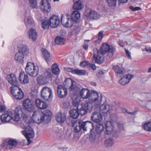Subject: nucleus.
I'll use <instances>...</instances> for the list:
<instances>
[{
	"label": "nucleus",
	"instance_id": "0eeeda50",
	"mask_svg": "<svg viewBox=\"0 0 151 151\" xmlns=\"http://www.w3.org/2000/svg\"><path fill=\"white\" fill-rule=\"evenodd\" d=\"M10 89L11 93L17 99L20 100L24 97L23 92L18 86L11 87Z\"/></svg>",
	"mask_w": 151,
	"mask_h": 151
},
{
	"label": "nucleus",
	"instance_id": "ddd939ff",
	"mask_svg": "<svg viewBox=\"0 0 151 151\" xmlns=\"http://www.w3.org/2000/svg\"><path fill=\"white\" fill-rule=\"evenodd\" d=\"M57 92L58 96L60 98H64L67 94V90L64 87L59 85L57 88Z\"/></svg>",
	"mask_w": 151,
	"mask_h": 151
},
{
	"label": "nucleus",
	"instance_id": "13d9d810",
	"mask_svg": "<svg viewBox=\"0 0 151 151\" xmlns=\"http://www.w3.org/2000/svg\"><path fill=\"white\" fill-rule=\"evenodd\" d=\"M117 125L118 128L121 129H123L124 128V126L123 124L118 123Z\"/></svg>",
	"mask_w": 151,
	"mask_h": 151
},
{
	"label": "nucleus",
	"instance_id": "e2e57ef3",
	"mask_svg": "<svg viewBox=\"0 0 151 151\" xmlns=\"http://www.w3.org/2000/svg\"><path fill=\"white\" fill-rule=\"evenodd\" d=\"M125 52H126L127 56L128 58H130L131 55H130V52H129L128 50H125Z\"/></svg>",
	"mask_w": 151,
	"mask_h": 151
},
{
	"label": "nucleus",
	"instance_id": "79ce46f5",
	"mask_svg": "<svg viewBox=\"0 0 151 151\" xmlns=\"http://www.w3.org/2000/svg\"><path fill=\"white\" fill-rule=\"evenodd\" d=\"M64 41V38L60 36H57L55 39V43L58 45L63 44Z\"/></svg>",
	"mask_w": 151,
	"mask_h": 151
},
{
	"label": "nucleus",
	"instance_id": "f257e3e1",
	"mask_svg": "<svg viewBox=\"0 0 151 151\" xmlns=\"http://www.w3.org/2000/svg\"><path fill=\"white\" fill-rule=\"evenodd\" d=\"M20 115L22 117L23 121L24 123L23 126L24 130L22 132L27 138L28 143H30V139L34 137V132L29 125L31 122L29 120V118L26 114L24 109L20 106H18L15 108L14 111H8L6 113L1 115L0 119L2 122H9L11 119L18 122L20 119Z\"/></svg>",
	"mask_w": 151,
	"mask_h": 151
},
{
	"label": "nucleus",
	"instance_id": "e433bc0d",
	"mask_svg": "<svg viewBox=\"0 0 151 151\" xmlns=\"http://www.w3.org/2000/svg\"><path fill=\"white\" fill-rule=\"evenodd\" d=\"M81 28L78 25H75L73 29L70 32V34L71 35H75L78 33L80 31Z\"/></svg>",
	"mask_w": 151,
	"mask_h": 151
},
{
	"label": "nucleus",
	"instance_id": "4468645a",
	"mask_svg": "<svg viewBox=\"0 0 151 151\" xmlns=\"http://www.w3.org/2000/svg\"><path fill=\"white\" fill-rule=\"evenodd\" d=\"M104 126L102 124L100 123L97 124L95 130L97 135H96L95 133L94 132H92L91 133L90 137V138H92L93 139H95L97 137V135L98 134L99 135L101 134V132H103L104 130Z\"/></svg>",
	"mask_w": 151,
	"mask_h": 151
},
{
	"label": "nucleus",
	"instance_id": "3c124183",
	"mask_svg": "<svg viewBox=\"0 0 151 151\" xmlns=\"http://www.w3.org/2000/svg\"><path fill=\"white\" fill-rule=\"evenodd\" d=\"M88 62L86 61H83L81 62L80 64V65L82 67H85L86 66L88 65Z\"/></svg>",
	"mask_w": 151,
	"mask_h": 151
},
{
	"label": "nucleus",
	"instance_id": "864d4df0",
	"mask_svg": "<svg viewBox=\"0 0 151 151\" xmlns=\"http://www.w3.org/2000/svg\"><path fill=\"white\" fill-rule=\"evenodd\" d=\"M103 31L100 32L98 33V39L100 40H101L103 37Z\"/></svg>",
	"mask_w": 151,
	"mask_h": 151
},
{
	"label": "nucleus",
	"instance_id": "603ef678",
	"mask_svg": "<svg viewBox=\"0 0 151 151\" xmlns=\"http://www.w3.org/2000/svg\"><path fill=\"white\" fill-rule=\"evenodd\" d=\"M129 9L135 11L137 10H139L141 9L140 7H134L132 6H130L129 7Z\"/></svg>",
	"mask_w": 151,
	"mask_h": 151
},
{
	"label": "nucleus",
	"instance_id": "6e6d98bb",
	"mask_svg": "<svg viewBox=\"0 0 151 151\" xmlns=\"http://www.w3.org/2000/svg\"><path fill=\"white\" fill-rule=\"evenodd\" d=\"M88 66L93 70H95L96 69V66L94 64L89 63L88 64Z\"/></svg>",
	"mask_w": 151,
	"mask_h": 151
},
{
	"label": "nucleus",
	"instance_id": "f03ea898",
	"mask_svg": "<svg viewBox=\"0 0 151 151\" xmlns=\"http://www.w3.org/2000/svg\"><path fill=\"white\" fill-rule=\"evenodd\" d=\"M70 92L73 93L74 94L79 93L80 96L83 99L90 98L92 97L93 102H96L98 100L99 97L98 93L94 90L91 91L88 88H82L78 87L76 85V82L74 81H71V84L69 88Z\"/></svg>",
	"mask_w": 151,
	"mask_h": 151
},
{
	"label": "nucleus",
	"instance_id": "b1692460",
	"mask_svg": "<svg viewBox=\"0 0 151 151\" xmlns=\"http://www.w3.org/2000/svg\"><path fill=\"white\" fill-rule=\"evenodd\" d=\"M81 17L80 13L78 11H73L71 14V19L77 24V23L79 21Z\"/></svg>",
	"mask_w": 151,
	"mask_h": 151
},
{
	"label": "nucleus",
	"instance_id": "c03bdc74",
	"mask_svg": "<svg viewBox=\"0 0 151 151\" xmlns=\"http://www.w3.org/2000/svg\"><path fill=\"white\" fill-rule=\"evenodd\" d=\"M73 72L74 73V74L79 75H84L86 73V71L85 70H80L78 69H75Z\"/></svg>",
	"mask_w": 151,
	"mask_h": 151
},
{
	"label": "nucleus",
	"instance_id": "09e8293b",
	"mask_svg": "<svg viewBox=\"0 0 151 151\" xmlns=\"http://www.w3.org/2000/svg\"><path fill=\"white\" fill-rule=\"evenodd\" d=\"M75 121L72 119L70 118L67 119L66 122L68 126H72Z\"/></svg>",
	"mask_w": 151,
	"mask_h": 151
},
{
	"label": "nucleus",
	"instance_id": "69168bd1",
	"mask_svg": "<svg viewBox=\"0 0 151 151\" xmlns=\"http://www.w3.org/2000/svg\"><path fill=\"white\" fill-rule=\"evenodd\" d=\"M136 112V111H134L133 112H129L128 111V112H127V113L128 114H129L131 115H134V114H135Z\"/></svg>",
	"mask_w": 151,
	"mask_h": 151
},
{
	"label": "nucleus",
	"instance_id": "7c9ffc66",
	"mask_svg": "<svg viewBox=\"0 0 151 151\" xmlns=\"http://www.w3.org/2000/svg\"><path fill=\"white\" fill-rule=\"evenodd\" d=\"M28 51V47L25 45H20L19 48L18 52L22 53L24 55L25 54L27 53Z\"/></svg>",
	"mask_w": 151,
	"mask_h": 151
},
{
	"label": "nucleus",
	"instance_id": "0e129e2a",
	"mask_svg": "<svg viewBox=\"0 0 151 151\" xmlns=\"http://www.w3.org/2000/svg\"><path fill=\"white\" fill-rule=\"evenodd\" d=\"M101 40H99L98 39L94 41L93 42V43L95 45H97L100 43V41Z\"/></svg>",
	"mask_w": 151,
	"mask_h": 151
},
{
	"label": "nucleus",
	"instance_id": "9b49d317",
	"mask_svg": "<svg viewBox=\"0 0 151 151\" xmlns=\"http://www.w3.org/2000/svg\"><path fill=\"white\" fill-rule=\"evenodd\" d=\"M93 59L95 62L98 64H101L104 61V58L101 56V54L99 51L97 49H94L93 50Z\"/></svg>",
	"mask_w": 151,
	"mask_h": 151
},
{
	"label": "nucleus",
	"instance_id": "f8f14e48",
	"mask_svg": "<svg viewBox=\"0 0 151 151\" xmlns=\"http://www.w3.org/2000/svg\"><path fill=\"white\" fill-rule=\"evenodd\" d=\"M49 20L50 27L53 28L57 27L60 23L58 17L55 15H52Z\"/></svg>",
	"mask_w": 151,
	"mask_h": 151
},
{
	"label": "nucleus",
	"instance_id": "a878e982",
	"mask_svg": "<svg viewBox=\"0 0 151 151\" xmlns=\"http://www.w3.org/2000/svg\"><path fill=\"white\" fill-rule=\"evenodd\" d=\"M29 38L33 41H35L37 37V32L35 29H30L28 33Z\"/></svg>",
	"mask_w": 151,
	"mask_h": 151
},
{
	"label": "nucleus",
	"instance_id": "49530a36",
	"mask_svg": "<svg viewBox=\"0 0 151 151\" xmlns=\"http://www.w3.org/2000/svg\"><path fill=\"white\" fill-rule=\"evenodd\" d=\"M30 6L32 8H36L37 7V2L36 0H29Z\"/></svg>",
	"mask_w": 151,
	"mask_h": 151
},
{
	"label": "nucleus",
	"instance_id": "a211bd4d",
	"mask_svg": "<svg viewBox=\"0 0 151 151\" xmlns=\"http://www.w3.org/2000/svg\"><path fill=\"white\" fill-rule=\"evenodd\" d=\"M40 7L44 12H50V10L51 7L49 1L42 0L41 2Z\"/></svg>",
	"mask_w": 151,
	"mask_h": 151
},
{
	"label": "nucleus",
	"instance_id": "ea45409f",
	"mask_svg": "<svg viewBox=\"0 0 151 151\" xmlns=\"http://www.w3.org/2000/svg\"><path fill=\"white\" fill-rule=\"evenodd\" d=\"M114 142L112 138L107 139L105 141V145L107 147H110L114 144Z\"/></svg>",
	"mask_w": 151,
	"mask_h": 151
},
{
	"label": "nucleus",
	"instance_id": "6e6552de",
	"mask_svg": "<svg viewBox=\"0 0 151 151\" xmlns=\"http://www.w3.org/2000/svg\"><path fill=\"white\" fill-rule=\"evenodd\" d=\"M41 96L42 98L46 101L51 99L52 97L51 89L47 87H43L41 91Z\"/></svg>",
	"mask_w": 151,
	"mask_h": 151
},
{
	"label": "nucleus",
	"instance_id": "7ed1b4c3",
	"mask_svg": "<svg viewBox=\"0 0 151 151\" xmlns=\"http://www.w3.org/2000/svg\"><path fill=\"white\" fill-rule=\"evenodd\" d=\"M52 117L51 112L49 110H46L44 113L39 111L38 110L35 111L32 115V118L34 122L37 124H40L45 121L47 123L50 122Z\"/></svg>",
	"mask_w": 151,
	"mask_h": 151
},
{
	"label": "nucleus",
	"instance_id": "bf43d9fd",
	"mask_svg": "<svg viewBox=\"0 0 151 151\" xmlns=\"http://www.w3.org/2000/svg\"><path fill=\"white\" fill-rule=\"evenodd\" d=\"M66 70L68 72H71L72 73L74 74L73 71L75 70V69H72V68H66Z\"/></svg>",
	"mask_w": 151,
	"mask_h": 151
},
{
	"label": "nucleus",
	"instance_id": "473e14b6",
	"mask_svg": "<svg viewBox=\"0 0 151 151\" xmlns=\"http://www.w3.org/2000/svg\"><path fill=\"white\" fill-rule=\"evenodd\" d=\"M48 79L42 76H40L37 78L38 83L40 85H44L48 82Z\"/></svg>",
	"mask_w": 151,
	"mask_h": 151
},
{
	"label": "nucleus",
	"instance_id": "393cba45",
	"mask_svg": "<svg viewBox=\"0 0 151 151\" xmlns=\"http://www.w3.org/2000/svg\"><path fill=\"white\" fill-rule=\"evenodd\" d=\"M55 118L58 122L63 123L65 121L66 116L65 114L59 112L57 114Z\"/></svg>",
	"mask_w": 151,
	"mask_h": 151
},
{
	"label": "nucleus",
	"instance_id": "c756f323",
	"mask_svg": "<svg viewBox=\"0 0 151 151\" xmlns=\"http://www.w3.org/2000/svg\"><path fill=\"white\" fill-rule=\"evenodd\" d=\"M42 51L45 60L48 63L51 60L49 52L45 49L43 48L42 49Z\"/></svg>",
	"mask_w": 151,
	"mask_h": 151
},
{
	"label": "nucleus",
	"instance_id": "6ab92c4d",
	"mask_svg": "<svg viewBox=\"0 0 151 151\" xmlns=\"http://www.w3.org/2000/svg\"><path fill=\"white\" fill-rule=\"evenodd\" d=\"M35 104L36 107L40 109H45L48 107L47 103L40 99H36Z\"/></svg>",
	"mask_w": 151,
	"mask_h": 151
},
{
	"label": "nucleus",
	"instance_id": "a18cd8bd",
	"mask_svg": "<svg viewBox=\"0 0 151 151\" xmlns=\"http://www.w3.org/2000/svg\"><path fill=\"white\" fill-rule=\"evenodd\" d=\"M7 142L9 145L11 146H15L18 144V142L14 139H8Z\"/></svg>",
	"mask_w": 151,
	"mask_h": 151
},
{
	"label": "nucleus",
	"instance_id": "bb28decb",
	"mask_svg": "<svg viewBox=\"0 0 151 151\" xmlns=\"http://www.w3.org/2000/svg\"><path fill=\"white\" fill-rule=\"evenodd\" d=\"M24 54L18 52L15 55L14 59L17 63H24Z\"/></svg>",
	"mask_w": 151,
	"mask_h": 151
},
{
	"label": "nucleus",
	"instance_id": "412c9836",
	"mask_svg": "<svg viewBox=\"0 0 151 151\" xmlns=\"http://www.w3.org/2000/svg\"><path fill=\"white\" fill-rule=\"evenodd\" d=\"M91 117L92 121L96 123L101 122L102 118L101 114L97 111L93 113Z\"/></svg>",
	"mask_w": 151,
	"mask_h": 151
},
{
	"label": "nucleus",
	"instance_id": "cd10ccee",
	"mask_svg": "<svg viewBox=\"0 0 151 151\" xmlns=\"http://www.w3.org/2000/svg\"><path fill=\"white\" fill-rule=\"evenodd\" d=\"M77 120L78 121L79 124H80L79 126L81 128V129H82L84 131H86L87 130V123H89L91 126H93V124L91 122L88 121L83 122L81 120Z\"/></svg>",
	"mask_w": 151,
	"mask_h": 151
},
{
	"label": "nucleus",
	"instance_id": "72a5a7b5",
	"mask_svg": "<svg viewBox=\"0 0 151 151\" xmlns=\"http://www.w3.org/2000/svg\"><path fill=\"white\" fill-rule=\"evenodd\" d=\"M79 125L80 124H79L78 120L76 121L75 122L73 123L72 127H73V132L75 133H78L81 130Z\"/></svg>",
	"mask_w": 151,
	"mask_h": 151
},
{
	"label": "nucleus",
	"instance_id": "c9c22d12",
	"mask_svg": "<svg viewBox=\"0 0 151 151\" xmlns=\"http://www.w3.org/2000/svg\"><path fill=\"white\" fill-rule=\"evenodd\" d=\"M83 6L81 1L80 0H79L74 3L73 8L74 9L80 10L82 9Z\"/></svg>",
	"mask_w": 151,
	"mask_h": 151
},
{
	"label": "nucleus",
	"instance_id": "c85d7f7f",
	"mask_svg": "<svg viewBox=\"0 0 151 151\" xmlns=\"http://www.w3.org/2000/svg\"><path fill=\"white\" fill-rule=\"evenodd\" d=\"M70 116L73 119H77L80 114V111L78 109L77 110L75 109H72L70 111Z\"/></svg>",
	"mask_w": 151,
	"mask_h": 151
},
{
	"label": "nucleus",
	"instance_id": "680f3d73",
	"mask_svg": "<svg viewBox=\"0 0 151 151\" xmlns=\"http://www.w3.org/2000/svg\"><path fill=\"white\" fill-rule=\"evenodd\" d=\"M145 50L149 52H151V49L150 47L148 46H146L145 48Z\"/></svg>",
	"mask_w": 151,
	"mask_h": 151
},
{
	"label": "nucleus",
	"instance_id": "1a4fd4ad",
	"mask_svg": "<svg viewBox=\"0 0 151 151\" xmlns=\"http://www.w3.org/2000/svg\"><path fill=\"white\" fill-rule=\"evenodd\" d=\"M24 107L28 111L33 112L35 111V106L32 101L29 99H25L23 103Z\"/></svg>",
	"mask_w": 151,
	"mask_h": 151
},
{
	"label": "nucleus",
	"instance_id": "5701e85b",
	"mask_svg": "<svg viewBox=\"0 0 151 151\" xmlns=\"http://www.w3.org/2000/svg\"><path fill=\"white\" fill-rule=\"evenodd\" d=\"M63 17L62 16L61 22L64 27L66 28L70 27L73 25L74 22L70 19H69L68 17L65 19L63 20Z\"/></svg>",
	"mask_w": 151,
	"mask_h": 151
},
{
	"label": "nucleus",
	"instance_id": "20e7f679",
	"mask_svg": "<svg viewBox=\"0 0 151 151\" xmlns=\"http://www.w3.org/2000/svg\"><path fill=\"white\" fill-rule=\"evenodd\" d=\"M99 51L103 55L108 53L107 56L109 57H111L114 55L115 48L112 46L106 43H104L101 45L100 50Z\"/></svg>",
	"mask_w": 151,
	"mask_h": 151
},
{
	"label": "nucleus",
	"instance_id": "f3484780",
	"mask_svg": "<svg viewBox=\"0 0 151 151\" xmlns=\"http://www.w3.org/2000/svg\"><path fill=\"white\" fill-rule=\"evenodd\" d=\"M6 79L8 82L13 85L11 87L18 86L19 83L16 76L13 74L8 75Z\"/></svg>",
	"mask_w": 151,
	"mask_h": 151
},
{
	"label": "nucleus",
	"instance_id": "8fccbe9b",
	"mask_svg": "<svg viewBox=\"0 0 151 151\" xmlns=\"http://www.w3.org/2000/svg\"><path fill=\"white\" fill-rule=\"evenodd\" d=\"M8 139H6L3 141V143L1 144L2 147L5 148H7L8 147V146L9 145L8 144V143L7 142Z\"/></svg>",
	"mask_w": 151,
	"mask_h": 151
},
{
	"label": "nucleus",
	"instance_id": "338daca9",
	"mask_svg": "<svg viewBox=\"0 0 151 151\" xmlns=\"http://www.w3.org/2000/svg\"><path fill=\"white\" fill-rule=\"evenodd\" d=\"M73 105L74 106H77V107L78 106V105L79 104H78V102H75V101H73Z\"/></svg>",
	"mask_w": 151,
	"mask_h": 151
},
{
	"label": "nucleus",
	"instance_id": "774afa93",
	"mask_svg": "<svg viewBox=\"0 0 151 151\" xmlns=\"http://www.w3.org/2000/svg\"><path fill=\"white\" fill-rule=\"evenodd\" d=\"M83 48L86 50L88 48V45L87 44H85L83 45Z\"/></svg>",
	"mask_w": 151,
	"mask_h": 151
},
{
	"label": "nucleus",
	"instance_id": "dca6fc26",
	"mask_svg": "<svg viewBox=\"0 0 151 151\" xmlns=\"http://www.w3.org/2000/svg\"><path fill=\"white\" fill-rule=\"evenodd\" d=\"M88 18L97 19L100 17L99 14L93 10H89L86 14Z\"/></svg>",
	"mask_w": 151,
	"mask_h": 151
},
{
	"label": "nucleus",
	"instance_id": "4d7b16f0",
	"mask_svg": "<svg viewBox=\"0 0 151 151\" xmlns=\"http://www.w3.org/2000/svg\"><path fill=\"white\" fill-rule=\"evenodd\" d=\"M118 43L120 46L122 47H124V46L125 42H123L122 40H119Z\"/></svg>",
	"mask_w": 151,
	"mask_h": 151
},
{
	"label": "nucleus",
	"instance_id": "4c0bfd02",
	"mask_svg": "<svg viewBox=\"0 0 151 151\" xmlns=\"http://www.w3.org/2000/svg\"><path fill=\"white\" fill-rule=\"evenodd\" d=\"M42 76L47 78L48 80L50 78H51L52 75L51 70L48 69L45 70L44 72L43 75Z\"/></svg>",
	"mask_w": 151,
	"mask_h": 151
},
{
	"label": "nucleus",
	"instance_id": "de8ad7c7",
	"mask_svg": "<svg viewBox=\"0 0 151 151\" xmlns=\"http://www.w3.org/2000/svg\"><path fill=\"white\" fill-rule=\"evenodd\" d=\"M108 5L110 6H116V0H106Z\"/></svg>",
	"mask_w": 151,
	"mask_h": 151
},
{
	"label": "nucleus",
	"instance_id": "f704fd0d",
	"mask_svg": "<svg viewBox=\"0 0 151 151\" xmlns=\"http://www.w3.org/2000/svg\"><path fill=\"white\" fill-rule=\"evenodd\" d=\"M113 68L115 73L118 75H120V76L122 75L124 73V72L122 70V68L117 65L113 66Z\"/></svg>",
	"mask_w": 151,
	"mask_h": 151
},
{
	"label": "nucleus",
	"instance_id": "5fc2aeb1",
	"mask_svg": "<svg viewBox=\"0 0 151 151\" xmlns=\"http://www.w3.org/2000/svg\"><path fill=\"white\" fill-rule=\"evenodd\" d=\"M104 74V72L102 70H100L96 73V76L99 78L101 77Z\"/></svg>",
	"mask_w": 151,
	"mask_h": 151
},
{
	"label": "nucleus",
	"instance_id": "58836bf2",
	"mask_svg": "<svg viewBox=\"0 0 151 151\" xmlns=\"http://www.w3.org/2000/svg\"><path fill=\"white\" fill-rule=\"evenodd\" d=\"M52 72L55 75L58 74L60 73V69L58 65L56 63L53 64L52 66Z\"/></svg>",
	"mask_w": 151,
	"mask_h": 151
},
{
	"label": "nucleus",
	"instance_id": "9d476101",
	"mask_svg": "<svg viewBox=\"0 0 151 151\" xmlns=\"http://www.w3.org/2000/svg\"><path fill=\"white\" fill-rule=\"evenodd\" d=\"M106 130L105 134L108 135L115 137L116 136L117 132L115 131H113V129L112 124L111 122L107 121L105 124Z\"/></svg>",
	"mask_w": 151,
	"mask_h": 151
},
{
	"label": "nucleus",
	"instance_id": "39448f33",
	"mask_svg": "<svg viewBox=\"0 0 151 151\" xmlns=\"http://www.w3.org/2000/svg\"><path fill=\"white\" fill-rule=\"evenodd\" d=\"M39 69L37 66H35L34 63L31 62L27 63L25 68L26 73L33 77H35L38 75Z\"/></svg>",
	"mask_w": 151,
	"mask_h": 151
},
{
	"label": "nucleus",
	"instance_id": "2eb2a0df",
	"mask_svg": "<svg viewBox=\"0 0 151 151\" xmlns=\"http://www.w3.org/2000/svg\"><path fill=\"white\" fill-rule=\"evenodd\" d=\"M99 109L100 113L108 115L110 114L112 107L109 105L103 104L100 106Z\"/></svg>",
	"mask_w": 151,
	"mask_h": 151
},
{
	"label": "nucleus",
	"instance_id": "4be33fe9",
	"mask_svg": "<svg viewBox=\"0 0 151 151\" xmlns=\"http://www.w3.org/2000/svg\"><path fill=\"white\" fill-rule=\"evenodd\" d=\"M132 77V76L129 74L124 76L119 81V83L122 85H125L129 82Z\"/></svg>",
	"mask_w": 151,
	"mask_h": 151
},
{
	"label": "nucleus",
	"instance_id": "052dcab7",
	"mask_svg": "<svg viewBox=\"0 0 151 151\" xmlns=\"http://www.w3.org/2000/svg\"><path fill=\"white\" fill-rule=\"evenodd\" d=\"M128 0H118V4L120 5L122 3H125L127 2Z\"/></svg>",
	"mask_w": 151,
	"mask_h": 151
},
{
	"label": "nucleus",
	"instance_id": "423d86ee",
	"mask_svg": "<svg viewBox=\"0 0 151 151\" xmlns=\"http://www.w3.org/2000/svg\"><path fill=\"white\" fill-rule=\"evenodd\" d=\"M93 108L92 103L90 102L80 104L77 108L80 111V114L83 115L86 114L88 111L91 112Z\"/></svg>",
	"mask_w": 151,
	"mask_h": 151
},
{
	"label": "nucleus",
	"instance_id": "37998d69",
	"mask_svg": "<svg viewBox=\"0 0 151 151\" xmlns=\"http://www.w3.org/2000/svg\"><path fill=\"white\" fill-rule=\"evenodd\" d=\"M142 126L145 131L151 132V122L146 123Z\"/></svg>",
	"mask_w": 151,
	"mask_h": 151
},
{
	"label": "nucleus",
	"instance_id": "aec40b11",
	"mask_svg": "<svg viewBox=\"0 0 151 151\" xmlns=\"http://www.w3.org/2000/svg\"><path fill=\"white\" fill-rule=\"evenodd\" d=\"M29 76L24 73V72L21 71L19 73V80L20 82L22 84L27 83L29 81Z\"/></svg>",
	"mask_w": 151,
	"mask_h": 151
},
{
	"label": "nucleus",
	"instance_id": "a19ab883",
	"mask_svg": "<svg viewBox=\"0 0 151 151\" xmlns=\"http://www.w3.org/2000/svg\"><path fill=\"white\" fill-rule=\"evenodd\" d=\"M24 21L26 26L32 24L33 22L32 19L30 16L26 17L24 19Z\"/></svg>",
	"mask_w": 151,
	"mask_h": 151
},
{
	"label": "nucleus",
	"instance_id": "2f4dec72",
	"mask_svg": "<svg viewBox=\"0 0 151 151\" xmlns=\"http://www.w3.org/2000/svg\"><path fill=\"white\" fill-rule=\"evenodd\" d=\"M50 26V25L49 20L46 19L42 20L41 26L44 29H48Z\"/></svg>",
	"mask_w": 151,
	"mask_h": 151
}]
</instances>
